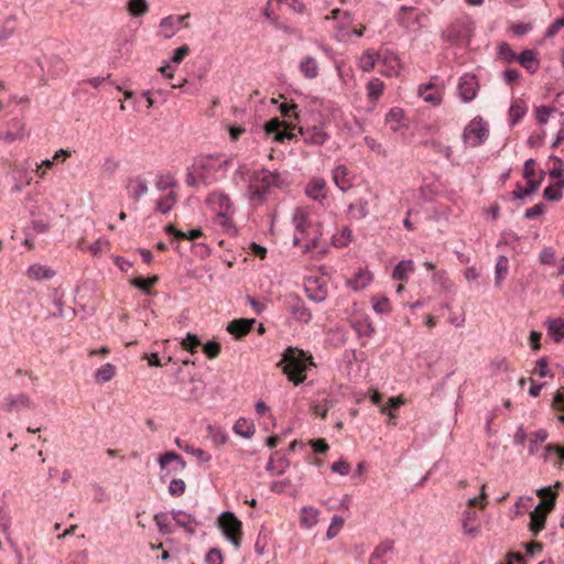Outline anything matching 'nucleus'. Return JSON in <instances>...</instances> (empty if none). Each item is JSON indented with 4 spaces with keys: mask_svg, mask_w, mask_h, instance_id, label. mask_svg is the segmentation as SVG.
Returning a JSON list of instances; mask_svg holds the SVG:
<instances>
[{
    "mask_svg": "<svg viewBox=\"0 0 564 564\" xmlns=\"http://www.w3.org/2000/svg\"><path fill=\"white\" fill-rule=\"evenodd\" d=\"M171 462H176L181 470L186 467L184 458L174 452H166L159 457V465L162 469H164Z\"/></svg>",
    "mask_w": 564,
    "mask_h": 564,
    "instance_id": "obj_34",
    "label": "nucleus"
},
{
    "mask_svg": "<svg viewBox=\"0 0 564 564\" xmlns=\"http://www.w3.org/2000/svg\"><path fill=\"white\" fill-rule=\"evenodd\" d=\"M221 346L216 340H209L203 346L204 354L209 358L214 359L220 354Z\"/></svg>",
    "mask_w": 564,
    "mask_h": 564,
    "instance_id": "obj_49",
    "label": "nucleus"
},
{
    "mask_svg": "<svg viewBox=\"0 0 564 564\" xmlns=\"http://www.w3.org/2000/svg\"><path fill=\"white\" fill-rule=\"evenodd\" d=\"M300 134L303 141L310 145H323L329 135L324 131L323 126H313L306 128H300Z\"/></svg>",
    "mask_w": 564,
    "mask_h": 564,
    "instance_id": "obj_11",
    "label": "nucleus"
},
{
    "mask_svg": "<svg viewBox=\"0 0 564 564\" xmlns=\"http://www.w3.org/2000/svg\"><path fill=\"white\" fill-rule=\"evenodd\" d=\"M286 302L291 314L296 321L307 324L312 319L311 311L297 294H290L286 297Z\"/></svg>",
    "mask_w": 564,
    "mask_h": 564,
    "instance_id": "obj_9",
    "label": "nucleus"
},
{
    "mask_svg": "<svg viewBox=\"0 0 564 564\" xmlns=\"http://www.w3.org/2000/svg\"><path fill=\"white\" fill-rule=\"evenodd\" d=\"M543 197L547 200H551V202H558L562 199L563 197V194H562V191H560L556 185L554 184H551L549 185L544 192H543Z\"/></svg>",
    "mask_w": 564,
    "mask_h": 564,
    "instance_id": "obj_51",
    "label": "nucleus"
},
{
    "mask_svg": "<svg viewBox=\"0 0 564 564\" xmlns=\"http://www.w3.org/2000/svg\"><path fill=\"white\" fill-rule=\"evenodd\" d=\"M234 432L243 438H251L256 432L254 424L240 417L234 425Z\"/></svg>",
    "mask_w": 564,
    "mask_h": 564,
    "instance_id": "obj_28",
    "label": "nucleus"
},
{
    "mask_svg": "<svg viewBox=\"0 0 564 564\" xmlns=\"http://www.w3.org/2000/svg\"><path fill=\"white\" fill-rule=\"evenodd\" d=\"M564 28V17L556 19L546 30L545 36L549 39L554 37L558 31Z\"/></svg>",
    "mask_w": 564,
    "mask_h": 564,
    "instance_id": "obj_58",
    "label": "nucleus"
},
{
    "mask_svg": "<svg viewBox=\"0 0 564 564\" xmlns=\"http://www.w3.org/2000/svg\"><path fill=\"white\" fill-rule=\"evenodd\" d=\"M489 137V128L487 121L481 117H475L464 129L463 140L476 148L486 142Z\"/></svg>",
    "mask_w": 564,
    "mask_h": 564,
    "instance_id": "obj_4",
    "label": "nucleus"
},
{
    "mask_svg": "<svg viewBox=\"0 0 564 564\" xmlns=\"http://www.w3.org/2000/svg\"><path fill=\"white\" fill-rule=\"evenodd\" d=\"M393 545H394V543L391 540H387V541L381 542L379 545H377V547L372 552V554H371V556L369 558V563L370 564H383V563H386L384 555L388 552H391L393 550Z\"/></svg>",
    "mask_w": 564,
    "mask_h": 564,
    "instance_id": "obj_23",
    "label": "nucleus"
},
{
    "mask_svg": "<svg viewBox=\"0 0 564 564\" xmlns=\"http://www.w3.org/2000/svg\"><path fill=\"white\" fill-rule=\"evenodd\" d=\"M50 63L53 66L52 76H59L61 74H63L65 72L66 66L59 57H57V56L51 57Z\"/></svg>",
    "mask_w": 564,
    "mask_h": 564,
    "instance_id": "obj_61",
    "label": "nucleus"
},
{
    "mask_svg": "<svg viewBox=\"0 0 564 564\" xmlns=\"http://www.w3.org/2000/svg\"><path fill=\"white\" fill-rule=\"evenodd\" d=\"M544 210H545L544 204L540 203V204L532 206L531 208H528L524 213V217L527 219H533L535 217L543 215Z\"/></svg>",
    "mask_w": 564,
    "mask_h": 564,
    "instance_id": "obj_62",
    "label": "nucleus"
},
{
    "mask_svg": "<svg viewBox=\"0 0 564 564\" xmlns=\"http://www.w3.org/2000/svg\"><path fill=\"white\" fill-rule=\"evenodd\" d=\"M304 290L306 296L316 303H322L327 297L326 283L317 276H310L305 280Z\"/></svg>",
    "mask_w": 564,
    "mask_h": 564,
    "instance_id": "obj_8",
    "label": "nucleus"
},
{
    "mask_svg": "<svg viewBox=\"0 0 564 564\" xmlns=\"http://www.w3.org/2000/svg\"><path fill=\"white\" fill-rule=\"evenodd\" d=\"M372 308L378 314H387L391 312V304L388 297H373L372 299Z\"/></svg>",
    "mask_w": 564,
    "mask_h": 564,
    "instance_id": "obj_45",
    "label": "nucleus"
},
{
    "mask_svg": "<svg viewBox=\"0 0 564 564\" xmlns=\"http://www.w3.org/2000/svg\"><path fill=\"white\" fill-rule=\"evenodd\" d=\"M13 126L18 129L17 132L13 131H7L3 134H0V140H3L7 143H11L15 140L22 139L23 133V127L21 126V122L19 120H13Z\"/></svg>",
    "mask_w": 564,
    "mask_h": 564,
    "instance_id": "obj_44",
    "label": "nucleus"
},
{
    "mask_svg": "<svg viewBox=\"0 0 564 564\" xmlns=\"http://www.w3.org/2000/svg\"><path fill=\"white\" fill-rule=\"evenodd\" d=\"M127 10L133 18H140L148 13L149 3L147 0H128Z\"/></svg>",
    "mask_w": 564,
    "mask_h": 564,
    "instance_id": "obj_30",
    "label": "nucleus"
},
{
    "mask_svg": "<svg viewBox=\"0 0 564 564\" xmlns=\"http://www.w3.org/2000/svg\"><path fill=\"white\" fill-rule=\"evenodd\" d=\"M313 365V357L311 355H307L302 349L290 346L283 351L278 367L282 368V372L291 382L299 386L305 381L306 371Z\"/></svg>",
    "mask_w": 564,
    "mask_h": 564,
    "instance_id": "obj_1",
    "label": "nucleus"
},
{
    "mask_svg": "<svg viewBox=\"0 0 564 564\" xmlns=\"http://www.w3.org/2000/svg\"><path fill=\"white\" fill-rule=\"evenodd\" d=\"M383 83L379 78H373L367 84V91L370 99H378L383 93Z\"/></svg>",
    "mask_w": 564,
    "mask_h": 564,
    "instance_id": "obj_43",
    "label": "nucleus"
},
{
    "mask_svg": "<svg viewBox=\"0 0 564 564\" xmlns=\"http://www.w3.org/2000/svg\"><path fill=\"white\" fill-rule=\"evenodd\" d=\"M31 400L28 394L20 393L18 395H10L7 399L6 409L8 411H19L21 409L30 408Z\"/></svg>",
    "mask_w": 564,
    "mask_h": 564,
    "instance_id": "obj_24",
    "label": "nucleus"
},
{
    "mask_svg": "<svg viewBox=\"0 0 564 564\" xmlns=\"http://www.w3.org/2000/svg\"><path fill=\"white\" fill-rule=\"evenodd\" d=\"M177 200V194L175 192H170L165 199H160L156 202V210L162 214H167Z\"/></svg>",
    "mask_w": 564,
    "mask_h": 564,
    "instance_id": "obj_41",
    "label": "nucleus"
},
{
    "mask_svg": "<svg viewBox=\"0 0 564 564\" xmlns=\"http://www.w3.org/2000/svg\"><path fill=\"white\" fill-rule=\"evenodd\" d=\"M188 384L191 386V388L188 390L184 391L182 398L186 401L197 400L202 394L200 389L198 388V386L196 384V381L193 378L188 381Z\"/></svg>",
    "mask_w": 564,
    "mask_h": 564,
    "instance_id": "obj_50",
    "label": "nucleus"
},
{
    "mask_svg": "<svg viewBox=\"0 0 564 564\" xmlns=\"http://www.w3.org/2000/svg\"><path fill=\"white\" fill-rule=\"evenodd\" d=\"M215 158L214 155L200 156L195 159L192 165L200 183L205 186H209L215 182V178L210 175V172H216V164L214 163Z\"/></svg>",
    "mask_w": 564,
    "mask_h": 564,
    "instance_id": "obj_7",
    "label": "nucleus"
},
{
    "mask_svg": "<svg viewBox=\"0 0 564 564\" xmlns=\"http://www.w3.org/2000/svg\"><path fill=\"white\" fill-rule=\"evenodd\" d=\"M155 186L160 191H165L167 188H172L176 186V181L174 177L167 175L166 177L160 176V178L156 181Z\"/></svg>",
    "mask_w": 564,
    "mask_h": 564,
    "instance_id": "obj_59",
    "label": "nucleus"
},
{
    "mask_svg": "<svg viewBox=\"0 0 564 564\" xmlns=\"http://www.w3.org/2000/svg\"><path fill=\"white\" fill-rule=\"evenodd\" d=\"M189 54V47L188 45L184 44L180 47H177L172 57H171V62L175 63V64H178L181 63L187 55Z\"/></svg>",
    "mask_w": 564,
    "mask_h": 564,
    "instance_id": "obj_57",
    "label": "nucleus"
},
{
    "mask_svg": "<svg viewBox=\"0 0 564 564\" xmlns=\"http://www.w3.org/2000/svg\"><path fill=\"white\" fill-rule=\"evenodd\" d=\"M116 375V367L112 364H105L96 370L95 380L100 383L110 381Z\"/></svg>",
    "mask_w": 564,
    "mask_h": 564,
    "instance_id": "obj_35",
    "label": "nucleus"
},
{
    "mask_svg": "<svg viewBox=\"0 0 564 564\" xmlns=\"http://www.w3.org/2000/svg\"><path fill=\"white\" fill-rule=\"evenodd\" d=\"M285 184V177L279 172H271L267 169L254 171L248 186L249 199L262 204L272 188H282Z\"/></svg>",
    "mask_w": 564,
    "mask_h": 564,
    "instance_id": "obj_2",
    "label": "nucleus"
},
{
    "mask_svg": "<svg viewBox=\"0 0 564 564\" xmlns=\"http://www.w3.org/2000/svg\"><path fill=\"white\" fill-rule=\"evenodd\" d=\"M127 189L133 199L139 200L148 192V182L141 176H135L129 180Z\"/></svg>",
    "mask_w": 564,
    "mask_h": 564,
    "instance_id": "obj_19",
    "label": "nucleus"
},
{
    "mask_svg": "<svg viewBox=\"0 0 564 564\" xmlns=\"http://www.w3.org/2000/svg\"><path fill=\"white\" fill-rule=\"evenodd\" d=\"M206 204L210 206L220 219V225L226 226L229 223V215L232 212V203L227 194L221 192L210 193L206 198Z\"/></svg>",
    "mask_w": 564,
    "mask_h": 564,
    "instance_id": "obj_6",
    "label": "nucleus"
},
{
    "mask_svg": "<svg viewBox=\"0 0 564 564\" xmlns=\"http://www.w3.org/2000/svg\"><path fill=\"white\" fill-rule=\"evenodd\" d=\"M159 26L161 29V33L160 34L165 40H169V39L173 37L176 34V32L180 30V28H181L178 25V23H177V19L173 14L163 18L160 21V25Z\"/></svg>",
    "mask_w": 564,
    "mask_h": 564,
    "instance_id": "obj_21",
    "label": "nucleus"
},
{
    "mask_svg": "<svg viewBox=\"0 0 564 564\" xmlns=\"http://www.w3.org/2000/svg\"><path fill=\"white\" fill-rule=\"evenodd\" d=\"M171 516L172 518L175 520V522L181 527L183 528L187 533L189 534H194L196 532L195 528L193 527V524H198L196 519L183 511V510H172L171 511Z\"/></svg>",
    "mask_w": 564,
    "mask_h": 564,
    "instance_id": "obj_17",
    "label": "nucleus"
},
{
    "mask_svg": "<svg viewBox=\"0 0 564 564\" xmlns=\"http://www.w3.org/2000/svg\"><path fill=\"white\" fill-rule=\"evenodd\" d=\"M153 520H154L155 524L158 525L160 533H162V534L171 533V528H170V523L167 521L166 513L159 512V513L154 514Z\"/></svg>",
    "mask_w": 564,
    "mask_h": 564,
    "instance_id": "obj_48",
    "label": "nucleus"
},
{
    "mask_svg": "<svg viewBox=\"0 0 564 564\" xmlns=\"http://www.w3.org/2000/svg\"><path fill=\"white\" fill-rule=\"evenodd\" d=\"M403 118H404L403 109H401L399 107H393L387 113L386 122L390 126L391 130L398 131Z\"/></svg>",
    "mask_w": 564,
    "mask_h": 564,
    "instance_id": "obj_32",
    "label": "nucleus"
},
{
    "mask_svg": "<svg viewBox=\"0 0 564 564\" xmlns=\"http://www.w3.org/2000/svg\"><path fill=\"white\" fill-rule=\"evenodd\" d=\"M205 561L207 564H223L224 557L219 549L213 547L206 554Z\"/></svg>",
    "mask_w": 564,
    "mask_h": 564,
    "instance_id": "obj_54",
    "label": "nucleus"
},
{
    "mask_svg": "<svg viewBox=\"0 0 564 564\" xmlns=\"http://www.w3.org/2000/svg\"><path fill=\"white\" fill-rule=\"evenodd\" d=\"M556 495H552L550 499L540 501L535 509L530 512V531L536 536L545 527L546 517L555 506Z\"/></svg>",
    "mask_w": 564,
    "mask_h": 564,
    "instance_id": "obj_5",
    "label": "nucleus"
},
{
    "mask_svg": "<svg viewBox=\"0 0 564 564\" xmlns=\"http://www.w3.org/2000/svg\"><path fill=\"white\" fill-rule=\"evenodd\" d=\"M300 72L307 79H314L318 76V64L313 56H305L299 65Z\"/></svg>",
    "mask_w": 564,
    "mask_h": 564,
    "instance_id": "obj_20",
    "label": "nucleus"
},
{
    "mask_svg": "<svg viewBox=\"0 0 564 564\" xmlns=\"http://www.w3.org/2000/svg\"><path fill=\"white\" fill-rule=\"evenodd\" d=\"M547 432L545 430H539L531 434L529 453L534 455L539 451V444L543 443L547 438Z\"/></svg>",
    "mask_w": 564,
    "mask_h": 564,
    "instance_id": "obj_39",
    "label": "nucleus"
},
{
    "mask_svg": "<svg viewBox=\"0 0 564 564\" xmlns=\"http://www.w3.org/2000/svg\"><path fill=\"white\" fill-rule=\"evenodd\" d=\"M547 332L555 343H560L564 338V319L551 318L546 321Z\"/></svg>",
    "mask_w": 564,
    "mask_h": 564,
    "instance_id": "obj_26",
    "label": "nucleus"
},
{
    "mask_svg": "<svg viewBox=\"0 0 564 564\" xmlns=\"http://www.w3.org/2000/svg\"><path fill=\"white\" fill-rule=\"evenodd\" d=\"M516 61L531 74H534L540 66L538 53L533 50H524Z\"/></svg>",
    "mask_w": 564,
    "mask_h": 564,
    "instance_id": "obj_16",
    "label": "nucleus"
},
{
    "mask_svg": "<svg viewBox=\"0 0 564 564\" xmlns=\"http://www.w3.org/2000/svg\"><path fill=\"white\" fill-rule=\"evenodd\" d=\"M319 227H321V225L317 224L315 235L311 238V240L307 243H305V246L303 248L304 253L311 252L312 250H314L318 247L319 237L322 235V232L319 231Z\"/></svg>",
    "mask_w": 564,
    "mask_h": 564,
    "instance_id": "obj_56",
    "label": "nucleus"
},
{
    "mask_svg": "<svg viewBox=\"0 0 564 564\" xmlns=\"http://www.w3.org/2000/svg\"><path fill=\"white\" fill-rule=\"evenodd\" d=\"M354 218L362 219L368 215V202L366 199H358L356 203L350 204L348 207Z\"/></svg>",
    "mask_w": 564,
    "mask_h": 564,
    "instance_id": "obj_37",
    "label": "nucleus"
},
{
    "mask_svg": "<svg viewBox=\"0 0 564 564\" xmlns=\"http://www.w3.org/2000/svg\"><path fill=\"white\" fill-rule=\"evenodd\" d=\"M283 126V121L278 118H272L265 122L264 131L268 135L273 134V140L276 142H283L285 139H292L293 134L291 132L281 129Z\"/></svg>",
    "mask_w": 564,
    "mask_h": 564,
    "instance_id": "obj_13",
    "label": "nucleus"
},
{
    "mask_svg": "<svg viewBox=\"0 0 564 564\" xmlns=\"http://www.w3.org/2000/svg\"><path fill=\"white\" fill-rule=\"evenodd\" d=\"M352 174L345 165H338L333 170V181L336 186L346 192L352 186Z\"/></svg>",
    "mask_w": 564,
    "mask_h": 564,
    "instance_id": "obj_14",
    "label": "nucleus"
},
{
    "mask_svg": "<svg viewBox=\"0 0 564 564\" xmlns=\"http://www.w3.org/2000/svg\"><path fill=\"white\" fill-rule=\"evenodd\" d=\"M413 270L414 264L412 260H402L394 267L392 278L397 281H406L408 272H411Z\"/></svg>",
    "mask_w": 564,
    "mask_h": 564,
    "instance_id": "obj_31",
    "label": "nucleus"
},
{
    "mask_svg": "<svg viewBox=\"0 0 564 564\" xmlns=\"http://www.w3.org/2000/svg\"><path fill=\"white\" fill-rule=\"evenodd\" d=\"M479 88L477 77L474 74H464L458 84L459 96L465 102L471 101Z\"/></svg>",
    "mask_w": 564,
    "mask_h": 564,
    "instance_id": "obj_10",
    "label": "nucleus"
},
{
    "mask_svg": "<svg viewBox=\"0 0 564 564\" xmlns=\"http://www.w3.org/2000/svg\"><path fill=\"white\" fill-rule=\"evenodd\" d=\"M200 345L198 336L192 333H187L186 337L181 341L182 348L191 354H195Z\"/></svg>",
    "mask_w": 564,
    "mask_h": 564,
    "instance_id": "obj_40",
    "label": "nucleus"
},
{
    "mask_svg": "<svg viewBox=\"0 0 564 564\" xmlns=\"http://www.w3.org/2000/svg\"><path fill=\"white\" fill-rule=\"evenodd\" d=\"M186 489L185 481L181 478H173L169 485V494L173 497H181Z\"/></svg>",
    "mask_w": 564,
    "mask_h": 564,
    "instance_id": "obj_47",
    "label": "nucleus"
},
{
    "mask_svg": "<svg viewBox=\"0 0 564 564\" xmlns=\"http://www.w3.org/2000/svg\"><path fill=\"white\" fill-rule=\"evenodd\" d=\"M557 455L560 459H564V447H561L556 444H547L545 446V457H550L551 455Z\"/></svg>",
    "mask_w": 564,
    "mask_h": 564,
    "instance_id": "obj_64",
    "label": "nucleus"
},
{
    "mask_svg": "<svg viewBox=\"0 0 564 564\" xmlns=\"http://www.w3.org/2000/svg\"><path fill=\"white\" fill-rule=\"evenodd\" d=\"M305 193L310 198L321 202L326 198V182L319 177L313 178L307 184Z\"/></svg>",
    "mask_w": 564,
    "mask_h": 564,
    "instance_id": "obj_18",
    "label": "nucleus"
},
{
    "mask_svg": "<svg viewBox=\"0 0 564 564\" xmlns=\"http://www.w3.org/2000/svg\"><path fill=\"white\" fill-rule=\"evenodd\" d=\"M551 160L555 162L556 165L552 170H550L549 174L553 178H561L564 176V163L561 158L556 155H551Z\"/></svg>",
    "mask_w": 564,
    "mask_h": 564,
    "instance_id": "obj_52",
    "label": "nucleus"
},
{
    "mask_svg": "<svg viewBox=\"0 0 564 564\" xmlns=\"http://www.w3.org/2000/svg\"><path fill=\"white\" fill-rule=\"evenodd\" d=\"M17 28V20L15 17L11 15L6 19L3 25L0 26V42H3L8 39H10Z\"/></svg>",
    "mask_w": 564,
    "mask_h": 564,
    "instance_id": "obj_38",
    "label": "nucleus"
},
{
    "mask_svg": "<svg viewBox=\"0 0 564 564\" xmlns=\"http://www.w3.org/2000/svg\"><path fill=\"white\" fill-rule=\"evenodd\" d=\"M498 55L503 62L508 64L516 62L518 56L511 46L506 42L499 44Z\"/></svg>",
    "mask_w": 564,
    "mask_h": 564,
    "instance_id": "obj_42",
    "label": "nucleus"
},
{
    "mask_svg": "<svg viewBox=\"0 0 564 564\" xmlns=\"http://www.w3.org/2000/svg\"><path fill=\"white\" fill-rule=\"evenodd\" d=\"M218 528L236 550L241 546L242 522L231 511H224L218 517Z\"/></svg>",
    "mask_w": 564,
    "mask_h": 564,
    "instance_id": "obj_3",
    "label": "nucleus"
},
{
    "mask_svg": "<svg viewBox=\"0 0 564 564\" xmlns=\"http://www.w3.org/2000/svg\"><path fill=\"white\" fill-rule=\"evenodd\" d=\"M554 257H555V252H554L553 248L545 247L540 252L539 259L542 264H551L554 260Z\"/></svg>",
    "mask_w": 564,
    "mask_h": 564,
    "instance_id": "obj_60",
    "label": "nucleus"
},
{
    "mask_svg": "<svg viewBox=\"0 0 564 564\" xmlns=\"http://www.w3.org/2000/svg\"><path fill=\"white\" fill-rule=\"evenodd\" d=\"M534 372L540 377H547L550 375L547 357L544 356L538 359Z\"/></svg>",
    "mask_w": 564,
    "mask_h": 564,
    "instance_id": "obj_55",
    "label": "nucleus"
},
{
    "mask_svg": "<svg viewBox=\"0 0 564 564\" xmlns=\"http://www.w3.org/2000/svg\"><path fill=\"white\" fill-rule=\"evenodd\" d=\"M28 274L34 280H50L55 275V271L41 264H33L29 268Z\"/></svg>",
    "mask_w": 564,
    "mask_h": 564,
    "instance_id": "obj_29",
    "label": "nucleus"
},
{
    "mask_svg": "<svg viewBox=\"0 0 564 564\" xmlns=\"http://www.w3.org/2000/svg\"><path fill=\"white\" fill-rule=\"evenodd\" d=\"M372 281V275L369 272L359 271L352 280L349 281V286L354 290H362Z\"/></svg>",
    "mask_w": 564,
    "mask_h": 564,
    "instance_id": "obj_36",
    "label": "nucleus"
},
{
    "mask_svg": "<svg viewBox=\"0 0 564 564\" xmlns=\"http://www.w3.org/2000/svg\"><path fill=\"white\" fill-rule=\"evenodd\" d=\"M292 224L294 225L296 231L303 236H306L308 229L313 226L308 218V212L302 207H299L294 210L292 216Z\"/></svg>",
    "mask_w": 564,
    "mask_h": 564,
    "instance_id": "obj_15",
    "label": "nucleus"
},
{
    "mask_svg": "<svg viewBox=\"0 0 564 564\" xmlns=\"http://www.w3.org/2000/svg\"><path fill=\"white\" fill-rule=\"evenodd\" d=\"M541 185V181H536L534 178H529L527 182V187L522 188L520 183H517L516 189L511 192V196L513 199H522L525 196H529L535 193Z\"/></svg>",
    "mask_w": 564,
    "mask_h": 564,
    "instance_id": "obj_22",
    "label": "nucleus"
},
{
    "mask_svg": "<svg viewBox=\"0 0 564 564\" xmlns=\"http://www.w3.org/2000/svg\"><path fill=\"white\" fill-rule=\"evenodd\" d=\"M552 406L556 411L563 412L557 419L560 422L564 423V393L562 391H557L554 394Z\"/></svg>",
    "mask_w": 564,
    "mask_h": 564,
    "instance_id": "obj_53",
    "label": "nucleus"
},
{
    "mask_svg": "<svg viewBox=\"0 0 564 564\" xmlns=\"http://www.w3.org/2000/svg\"><path fill=\"white\" fill-rule=\"evenodd\" d=\"M256 321L253 318H239L228 323L227 332L236 339H241L249 334Z\"/></svg>",
    "mask_w": 564,
    "mask_h": 564,
    "instance_id": "obj_12",
    "label": "nucleus"
},
{
    "mask_svg": "<svg viewBox=\"0 0 564 564\" xmlns=\"http://www.w3.org/2000/svg\"><path fill=\"white\" fill-rule=\"evenodd\" d=\"M344 519L340 516H333L330 524L327 529L326 536L328 540L335 538L344 525Z\"/></svg>",
    "mask_w": 564,
    "mask_h": 564,
    "instance_id": "obj_46",
    "label": "nucleus"
},
{
    "mask_svg": "<svg viewBox=\"0 0 564 564\" xmlns=\"http://www.w3.org/2000/svg\"><path fill=\"white\" fill-rule=\"evenodd\" d=\"M319 511L311 506L301 509V524L305 528L314 527L318 521Z\"/></svg>",
    "mask_w": 564,
    "mask_h": 564,
    "instance_id": "obj_27",
    "label": "nucleus"
},
{
    "mask_svg": "<svg viewBox=\"0 0 564 564\" xmlns=\"http://www.w3.org/2000/svg\"><path fill=\"white\" fill-rule=\"evenodd\" d=\"M509 270V259L506 256H499L497 258L496 267H495V285L501 286L503 280Z\"/></svg>",
    "mask_w": 564,
    "mask_h": 564,
    "instance_id": "obj_25",
    "label": "nucleus"
},
{
    "mask_svg": "<svg viewBox=\"0 0 564 564\" xmlns=\"http://www.w3.org/2000/svg\"><path fill=\"white\" fill-rule=\"evenodd\" d=\"M527 107L523 101H514L509 108L510 124L516 126L525 115Z\"/></svg>",
    "mask_w": 564,
    "mask_h": 564,
    "instance_id": "obj_33",
    "label": "nucleus"
},
{
    "mask_svg": "<svg viewBox=\"0 0 564 564\" xmlns=\"http://www.w3.org/2000/svg\"><path fill=\"white\" fill-rule=\"evenodd\" d=\"M330 469L333 473L345 476L349 474L350 465L345 460H338L332 465Z\"/></svg>",
    "mask_w": 564,
    "mask_h": 564,
    "instance_id": "obj_63",
    "label": "nucleus"
}]
</instances>
